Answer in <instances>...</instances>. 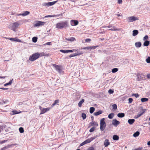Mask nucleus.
<instances>
[{"label":"nucleus","mask_w":150,"mask_h":150,"mask_svg":"<svg viewBox=\"0 0 150 150\" xmlns=\"http://www.w3.org/2000/svg\"><path fill=\"white\" fill-rule=\"evenodd\" d=\"M138 31L137 30H134L133 31L132 35L133 36H135L138 34Z\"/></svg>","instance_id":"nucleus-30"},{"label":"nucleus","mask_w":150,"mask_h":150,"mask_svg":"<svg viewBox=\"0 0 150 150\" xmlns=\"http://www.w3.org/2000/svg\"><path fill=\"white\" fill-rule=\"evenodd\" d=\"M38 55L39 57H42L44 56H49V54H47L44 52H42L41 53H38Z\"/></svg>","instance_id":"nucleus-13"},{"label":"nucleus","mask_w":150,"mask_h":150,"mask_svg":"<svg viewBox=\"0 0 150 150\" xmlns=\"http://www.w3.org/2000/svg\"><path fill=\"white\" fill-rule=\"evenodd\" d=\"M108 93L110 94H112L113 93L114 91L111 89H110L108 91Z\"/></svg>","instance_id":"nucleus-57"},{"label":"nucleus","mask_w":150,"mask_h":150,"mask_svg":"<svg viewBox=\"0 0 150 150\" xmlns=\"http://www.w3.org/2000/svg\"><path fill=\"white\" fill-rule=\"evenodd\" d=\"M20 132L21 133H23L24 132V130L23 128L22 127H20L19 129Z\"/></svg>","instance_id":"nucleus-39"},{"label":"nucleus","mask_w":150,"mask_h":150,"mask_svg":"<svg viewBox=\"0 0 150 150\" xmlns=\"http://www.w3.org/2000/svg\"><path fill=\"white\" fill-rule=\"evenodd\" d=\"M122 0H118L117 3L119 4H121L122 3Z\"/></svg>","instance_id":"nucleus-59"},{"label":"nucleus","mask_w":150,"mask_h":150,"mask_svg":"<svg viewBox=\"0 0 150 150\" xmlns=\"http://www.w3.org/2000/svg\"><path fill=\"white\" fill-rule=\"evenodd\" d=\"M81 49H85V50H91V48L90 47V46L89 47H81Z\"/></svg>","instance_id":"nucleus-37"},{"label":"nucleus","mask_w":150,"mask_h":150,"mask_svg":"<svg viewBox=\"0 0 150 150\" xmlns=\"http://www.w3.org/2000/svg\"><path fill=\"white\" fill-rule=\"evenodd\" d=\"M66 40L69 41L71 42L74 41V40H75L76 39L74 38L71 37L68 38H66Z\"/></svg>","instance_id":"nucleus-22"},{"label":"nucleus","mask_w":150,"mask_h":150,"mask_svg":"<svg viewBox=\"0 0 150 150\" xmlns=\"http://www.w3.org/2000/svg\"><path fill=\"white\" fill-rule=\"evenodd\" d=\"M83 54V53L82 52H80L79 53H75L72 54H71L69 55V57L70 58H71L72 57H75V56H77L81 55Z\"/></svg>","instance_id":"nucleus-14"},{"label":"nucleus","mask_w":150,"mask_h":150,"mask_svg":"<svg viewBox=\"0 0 150 150\" xmlns=\"http://www.w3.org/2000/svg\"><path fill=\"white\" fill-rule=\"evenodd\" d=\"M147 145L149 146H150V141L148 142H147Z\"/></svg>","instance_id":"nucleus-63"},{"label":"nucleus","mask_w":150,"mask_h":150,"mask_svg":"<svg viewBox=\"0 0 150 150\" xmlns=\"http://www.w3.org/2000/svg\"><path fill=\"white\" fill-rule=\"evenodd\" d=\"M7 140H4L1 141H0V144H2L3 143H5V142H7Z\"/></svg>","instance_id":"nucleus-55"},{"label":"nucleus","mask_w":150,"mask_h":150,"mask_svg":"<svg viewBox=\"0 0 150 150\" xmlns=\"http://www.w3.org/2000/svg\"><path fill=\"white\" fill-rule=\"evenodd\" d=\"M143 112L142 113H139L137 114V117H139L142 115L143 113H144L146 111V109H144L143 110Z\"/></svg>","instance_id":"nucleus-26"},{"label":"nucleus","mask_w":150,"mask_h":150,"mask_svg":"<svg viewBox=\"0 0 150 150\" xmlns=\"http://www.w3.org/2000/svg\"><path fill=\"white\" fill-rule=\"evenodd\" d=\"M125 115L124 113H119L117 115V116L119 117H123L125 116Z\"/></svg>","instance_id":"nucleus-32"},{"label":"nucleus","mask_w":150,"mask_h":150,"mask_svg":"<svg viewBox=\"0 0 150 150\" xmlns=\"http://www.w3.org/2000/svg\"><path fill=\"white\" fill-rule=\"evenodd\" d=\"M59 100L58 99L54 101V103L51 105V107H53L57 104L59 103Z\"/></svg>","instance_id":"nucleus-27"},{"label":"nucleus","mask_w":150,"mask_h":150,"mask_svg":"<svg viewBox=\"0 0 150 150\" xmlns=\"http://www.w3.org/2000/svg\"><path fill=\"white\" fill-rule=\"evenodd\" d=\"M146 76L148 79H149L150 78V74H147Z\"/></svg>","instance_id":"nucleus-60"},{"label":"nucleus","mask_w":150,"mask_h":150,"mask_svg":"<svg viewBox=\"0 0 150 150\" xmlns=\"http://www.w3.org/2000/svg\"><path fill=\"white\" fill-rule=\"evenodd\" d=\"M129 103H131L133 101V99L131 98H129L128 99Z\"/></svg>","instance_id":"nucleus-49"},{"label":"nucleus","mask_w":150,"mask_h":150,"mask_svg":"<svg viewBox=\"0 0 150 150\" xmlns=\"http://www.w3.org/2000/svg\"><path fill=\"white\" fill-rule=\"evenodd\" d=\"M134 122L135 120L134 119H129L128 120V122L130 125L132 124Z\"/></svg>","instance_id":"nucleus-24"},{"label":"nucleus","mask_w":150,"mask_h":150,"mask_svg":"<svg viewBox=\"0 0 150 150\" xmlns=\"http://www.w3.org/2000/svg\"><path fill=\"white\" fill-rule=\"evenodd\" d=\"M57 1H53L52 2L45 3L44 4V6H49L54 5Z\"/></svg>","instance_id":"nucleus-10"},{"label":"nucleus","mask_w":150,"mask_h":150,"mask_svg":"<svg viewBox=\"0 0 150 150\" xmlns=\"http://www.w3.org/2000/svg\"><path fill=\"white\" fill-rule=\"evenodd\" d=\"M12 112H13V114H18L19 113V112H18L17 111H16V110L13 111Z\"/></svg>","instance_id":"nucleus-53"},{"label":"nucleus","mask_w":150,"mask_h":150,"mask_svg":"<svg viewBox=\"0 0 150 150\" xmlns=\"http://www.w3.org/2000/svg\"><path fill=\"white\" fill-rule=\"evenodd\" d=\"M114 116V114L113 113H111L109 115L108 117L109 119H111L113 118Z\"/></svg>","instance_id":"nucleus-36"},{"label":"nucleus","mask_w":150,"mask_h":150,"mask_svg":"<svg viewBox=\"0 0 150 150\" xmlns=\"http://www.w3.org/2000/svg\"><path fill=\"white\" fill-rule=\"evenodd\" d=\"M37 38L36 37H34L32 38V41L34 42H35L37 41Z\"/></svg>","instance_id":"nucleus-41"},{"label":"nucleus","mask_w":150,"mask_h":150,"mask_svg":"<svg viewBox=\"0 0 150 150\" xmlns=\"http://www.w3.org/2000/svg\"><path fill=\"white\" fill-rule=\"evenodd\" d=\"M85 101L84 99H82L80 100L78 103V106L79 107H81L82 106V104Z\"/></svg>","instance_id":"nucleus-23"},{"label":"nucleus","mask_w":150,"mask_h":150,"mask_svg":"<svg viewBox=\"0 0 150 150\" xmlns=\"http://www.w3.org/2000/svg\"><path fill=\"white\" fill-rule=\"evenodd\" d=\"M9 40L11 41H16L17 42H21V40L19 39H17V38H10Z\"/></svg>","instance_id":"nucleus-20"},{"label":"nucleus","mask_w":150,"mask_h":150,"mask_svg":"<svg viewBox=\"0 0 150 150\" xmlns=\"http://www.w3.org/2000/svg\"><path fill=\"white\" fill-rule=\"evenodd\" d=\"M38 53H35L30 56L29 57V60L31 61H34L38 58Z\"/></svg>","instance_id":"nucleus-3"},{"label":"nucleus","mask_w":150,"mask_h":150,"mask_svg":"<svg viewBox=\"0 0 150 150\" xmlns=\"http://www.w3.org/2000/svg\"><path fill=\"white\" fill-rule=\"evenodd\" d=\"M30 13V12L28 11H26L22 13H20L18 15V16H25L28 15Z\"/></svg>","instance_id":"nucleus-19"},{"label":"nucleus","mask_w":150,"mask_h":150,"mask_svg":"<svg viewBox=\"0 0 150 150\" xmlns=\"http://www.w3.org/2000/svg\"><path fill=\"white\" fill-rule=\"evenodd\" d=\"M70 23L71 26H75L78 24L79 22L76 20H72L70 21Z\"/></svg>","instance_id":"nucleus-8"},{"label":"nucleus","mask_w":150,"mask_h":150,"mask_svg":"<svg viewBox=\"0 0 150 150\" xmlns=\"http://www.w3.org/2000/svg\"><path fill=\"white\" fill-rule=\"evenodd\" d=\"M137 80L138 81H140L142 80H144L145 79L144 75L142 74L138 73L137 75Z\"/></svg>","instance_id":"nucleus-6"},{"label":"nucleus","mask_w":150,"mask_h":150,"mask_svg":"<svg viewBox=\"0 0 150 150\" xmlns=\"http://www.w3.org/2000/svg\"><path fill=\"white\" fill-rule=\"evenodd\" d=\"M50 43H51L50 42H47V43L46 44H47V45H50Z\"/></svg>","instance_id":"nucleus-64"},{"label":"nucleus","mask_w":150,"mask_h":150,"mask_svg":"<svg viewBox=\"0 0 150 150\" xmlns=\"http://www.w3.org/2000/svg\"><path fill=\"white\" fill-rule=\"evenodd\" d=\"M0 89H2V90H7L8 89V88H0Z\"/></svg>","instance_id":"nucleus-61"},{"label":"nucleus","mask_w":150,"mask_h":150,"mask_svg":"<svg viewBox=\"0 0 150 150\" xmlns=\"http://www.w3.org/2000/svg\"><path fill=\"white\" fill-rule=\"evenodd\" d=\"M150 44V42L148 40H146L145 41L143 44L144 46H148Z\"/></svg>","instance_id":"nucleus-28"},{"label":"nucleus","mask_w":150,"mask_h":150,"mask_svg":"<svg viewBox=\"0 0 150 150\" xmlns=\"http://www.w3.org/2000/svg\"><path fill=\"white\" fill-rule=\"evenodd\" d=\"M90 124L92 126H98V123L95 121L92 122H91Z\"/></svg>","instance_id":"nucleus-29"},{"label":"nucleus","mask_w":150,"mask_h":150,"mask_svg":"<svg viewBox=\"0 0 150 150\" xmlns=\"http://www.w3.org/2000/svg\"><path fill=\"white\" fill-rule=\"evenodd\" d=\"M77 50H76L74 49L73 50H68V52H72L74 51H76Z\"/></svg>","instance_id":"nucleus-50"},{"label":"nucleus","mask_w":150,"mask_h":150,"mask_svg":"<svg viewBox=\"0 0 150 150\" xmlns=\"http://www.w3.org/2000/svg\"><path fill=\"white\" fill-rule=\"evenodd\" d=\"M68 26V21H62L57 23L56 25V28L62 29L63 28H66Z\"/></svg>","instance_id":"nucleus-1"},{"label":"nucleus","mask_w":150,"mask_h":150,"mask_svg":"<svg viewBox=\"0 0 150 150\" xmlns=\"http://www.w3.org/2000/svg\"><path fill=\"white\" fill-rule=\"evenodd\" d=\"M132 96H135L136 98H137L139 96V95L137 93H133L132 94Z\"/></svg>","instance_id":"nucleus-46"},{"label":"nucleus","mask_w":150,"mask_h":150,"mask_svg":"<svg viewBox=\"0 0 150 150\" xmlns=\"http://www.w3.org/2000/svg\"><path fill=\"white\" fill-rule=\"evenodd\" d=\"M54 67L55 68L56 70L58 72H60L62 71V69L59 66L54 64Z\"/></svg>","instance_id":"nucleus-18"},{"label":"nucleus","mask_w":150,"mask_h":150,"mask_svg":"<svg viewBox=\"0 0 150 150\" xmlns=\"http://www.w3.org/2000/svg\"><path fill=\"white\" fill-rule=\"evenodd\" d=\"M95 108L93 107H91L90 108V113H92L95 111Z\"/></svg>","instance_id":"nucleus-34"},{"label":"nucleus","mask_w":150,"mask_h":150,"mask_svg":"<svg viewBox=\"0 0 150 150\" xmlns=\"http://www.w3.org/2000/svg\"><path fill=\"white\" fill-rule=\"evenodd\" d=\"M95 127H93L90 129L89 130V132H93L94 131L95 129Z\"/></svg>","instance_id":"nucleus-47"},{"label":"nucleus","mask_w":150,"mask_h":150,"mask_svg":"<svg viewBox=\"0 0 150 150\" xmlns=\"http://www.w3.org/2000/svg\"><path fill=\"white\" fill-rule=\"evenodd\" d=\"M142 149L143 148L142 147H139L135 149L134 150H142Z\"/></svg>","instance_id":"nucleus-54"},{"label":"nucleus","mask_w":150,"mask_h":150,"mask_svg":"<svg viewBox=\"0 0 150 150\" xmlns=\"http://www.w3.org/2000/svg\"><path fill=\"white\" fill-rule=\"evenodd\" d=\"M148 35H145L143 38V40H145L148 39Z\"/></svg>","instance_id":"nucleus-48"},{"label":"nucleus","mask_w":150,"mask_h":150,"mask_svg":"<svg viewBox=\"0 0 150 150\" xmlns=\"http://www.w3.org/2000/svg\"><path fill=\"white\" fill-rule=\"evenodd\" d=\"M60 51L64 53H68V50H60Z\"/></svg>","instance_id":"nucleus-42"},{"label":"nucleus","mask_w":150,"mask_h":150,"mask_svg":"<svg viewBox=\"0 0 150 150\" xmlns=\"http://www.w3.org/2000/svg\"><path fill=\"white\" fill-rule=\"evenodd\" d=\"M86 144V143L85 141H84L82 143H81L80 144V146H83V145H84Z\"/></svg>","instance_id":"nucleus-52"},{"label":"nucleus","mask_w":150,"mask_h":150,"mask_svg":"<svg viewBox=\"0 0 150 150\" xmlns=\"http://www.w3.org/2000/svg\"><path fill=\"white\" fill-rule=\"evenodd\" d=\"M39 108L41 111L40 114H43L49 111L51 109L50 108L48 107L45 108H42L41 106L39 107Z\"/></svg>","instance_id":"nucleus-4"},{"label":"nucleus","mask_w":150,"mask_h":150,"mask_svg":"<svg viewBox=\"0 0 150 150\" xmlns=\"http://www.w3.org/2000/svg\"><path fill=\"white\" fill-rule=\"evenodd\" d=\"M110 144V143L109 142V140L108 139L105 140L104 142V145L105 147H107Z\"/></svg>","instance_id":"nucleus-15"},{"label":"nucleus","mask_w":150,"mask_h":150,"mask_svg":"<svg viewBox=\"0 0 150 150\" xmlns=\"http://www.w3.org/2000/svg\"><path fill=\"white\" fill-rule=\"evenodd\" d=\"M112 124L115 126L117 127L120 124V122L116 119H114L112 121Z\"/></svg>","instance_id":"nucleus-12"},{"label":"nucleus","mask_w":150,"mask_h":150,"mask_svg":"<svg viewBox=\"0 0 150 150\" xmlns=\"http://www.w3.org/2000/svg\"><path fill=\"white\" fill-rule=\"evenodd\" d=\"M19 25V24L17 22L13 23L11 27V29L14 31H15L16 29L18 28Z\"/></svg>","instance_id":"nucleus-5"},{"label":"nucleus","mask_w":150,"mask_h":150,"mask_svg":"<svg viewBox=\"0 0 150 150\" xmlns=\"http://www.w3.org/2000/svg\"><path fill=\"white\" fill-rule=\"evenodd\" d=\"M112 138L114 140H118L119 139V137L116 135H114L113 136Z\"/></svg>","instance_id":"nucleus-31"},{"label":"nucleus","mask_w":150,"mask_h":150,"mask_svg":"<svg viewBox=\"0 0 150 150\" xmlns=\"http://www.w3.org/2000/svg\"><path fill=\"white\" fill-rule=\"evenodd\" d=\"M93 139H92V138H91L90 139H88L85 141L86 142V144H87L90 143Z\"/></svg>","instance_id":"nucleus-38"},{"label":"nucleus","mask_w":150,"mask_h":150,"mask_svg":"<svg viewBox=\"0 0 150 150\" xmlns=\"http://www.w3.org/2000/svg\"><path fill=\"white\" fill-rule=\"evenodd\" d=\"M135 46L137 47H140L142 45V44L140 42H137L135 43Z\"/></svg>","instance_id":"nucleus-25"},{"label":"nucleus","mask_w":150,"mask_h":150,"mask_svg":"<svg viewBox=\"0 0 150 150\" xmlns=\"http://www.w3.org/2000/svg\"><path fill=\"white\" fill-rule=\"evenodd\" d=\"M106 126V123L105 121V118L102 119L100 120V129L101 131L104 129Z\"/></svg>","instance_id":"nucleus-2"},{"label":"nucleus","mask_w":150,"mask_h":150,"mask_svg":"<svg viewBox=\"0 0 150 150\" xmlns=\"http://www.w3.org/2000/svg\"><path fill=\"white\" fill-rule=\"evenodd\" d=\"M117 16L119 17V16H122V15H120V14H117Z\"/></svg>","instance_id":"nucleus-62"},{"label":"nucleus","mask_w":150,"mask_h":150,"mask_svg":"<svg viewBox=\"0 0 150 150\" xmlns=\"http://www.w3.org/2000/svg\"><path fill=\"white\" fill-rule=\"evenodd\" d=\"M128 22H132L137 20H138V18L134 16L129 17L127 18Z\"/></svg>","instance_id":"nucleus-7"},{"label":"nucleus","mask_w":150,"mask_h":150,"mask_svg":"<svg viewBox=\"0 0 150 150\" xmlns=\"http://www.w3.org/2000/svg\"><path fill=\"white\" fill-rule=\"evenodd\" d=\"M105 28H111L109 29V30L112 31H120V30L121 29H117L116 28L115 26H112V25H109L105 27Z\"/></svg>","instance_id":"nucleus-9"},{"label":"nucleus","mask_w":150,"mask_h":150,"mask_svg":"<svg viewBox=\"0 0 150 150\" xmlns=\"http://www.w3.org/2000/svg\"><path fill=\"white\" fill-rule=\"evenodd\" d=\"M91 40L90 39V38H87V39H86V40H85V42H90L91 41Z\"/></svg>","instance_id":"nucleus-58"},{"label":"nucleus","mask_w":150,"mask_h":150,"mask_svg":"<svg viewBox=\"0 0 150 150\" xmlns=\"http://www.w3.org/2000/svg\"><path fill=\"white\" fill-rule=\"evenodd\" d=\"M59 16H63V13H61L60 14L56 15H48L46 16L45 17L47 18V17H57Z\"/></svg>","instance_id":"nucleus-16"},{"label":"nucleus","mask_w":150,"mask_h":150,"mask_svg":"<svg viewBox=\"0 0 150 150\" xmlns=\"http://www.w3.org/2000/svg\"><path fill=\"white\" fill-rule=\"evenodd\" d=\"M98 46H90V47L91 48V50L92 49H96Z\"/></svg>","instance_id":"nucleus-56"},{"label":"nucleus","mask_w":150,"mask_h":150,"mask_svg":"<svg viewBox=\"0 0 150 150\" xmlns=\"http://www.w3.org/2000/svg\"><path fill=\"white\" fill-rule=\"evenodd\" d=\"M45 23L46 22H45L38 21L34 25V26L35 27L42 26L44 25Z\"/></svg>","instance_id":"nucleus-11"},{"label":"nucleus","mask_w":150,"mask_h":150,"mask_svg":"<svg viewBox=\"0 0 150 150\" xmlns=\"http://www.w3.org/2000/svg\"><path fill=\"white\" fill-rule=\"evenodd\" d=\"M82 117L83 119H85L86 118V114L84 113H82Z\"/></svg>","instance_id":"nucleus-45"},{"label":"nucleus","mask_w":150,"mask_h":150,"mask_svg":"<svg viewBox=\"0 0 150 150\" xmlns=\"http://www.w3.org/2000/svg\"><path fill=\"white\" fill-rule=\"evenodd\" d=\"M148 100V98H142L141 99L142 102H144L147 101Z\"/></svg>","instance_id":"nucleus-35"},{"label":"nucleus","mask_w":150,"mask_h":150,"mask_svg":"<svg viewBox=\"0 0 150 150\" xmlns=\"http://www.w3.org/2000/svg\"><path fill=\"white\" fill-rule=\"evenodd\" d=\"M14 144H12L11 145H8L6 146H5L3 148H2L1 149V150H5L11 147L12 146L14 145Z\"/></svg>","instance_id":"nucleus-17"},{"label":"nucleus","mask_w":150,"mask_h":150,"mask_svg":"<svg viewBox=\"0 0 150 150\" xmlns=\"http://www.w3.org/2000/svg\"><path fill=\"white\" fill-rule=\"evenodd\" d=\"M118 70V69L117 68H114L112 69V71L113 73H115L117 72Z\"/></svg>","instance_id":"nucleus-40"},{"label":"nucleus","mask_w":150,"mask_h":150,"mask_svg":"<svg viewBox=\"0 0 150 150\" xmlns=\"http://www.w3.org/2000/svg\"><path fill=\"white\" fill-rule=\"evenodd\" d=\"M146 61L148 63H150V57H148L146 59Z\"/></svg>","instance_id":"nucleus-51"},{"label":"nucleus","mask_w":150,"mask_h":150,"mask_svg":"<svg viewBox=\"0 0 150 150\" xmlns=\"http://www.w3.org/2000/svg\"><path fill=\"white\" fill-rule=\"evenodd\" d=\"M112 109L114 110H116L117 109V105L116 104H114L112 105Z\"/></svg>","instance_id":"nucleus-44"},{"label":"nucleus","mask_w":150,"mask_h":150,"mask_svg":"<svg viewBox=\"0 0 150 150\" xmlns=\"http://www.w3.org/2000/svg\"><path fill=\"white\" fill-rule=\"evenodd\" d=\"M12 81H10L9 82L6 83L4 84V86H6L8 85H11L12 83Z\"/></svg>","instance_id":"nucleus-43"},{"label":"nucleus","mask_w":150,"mask_h":150,"mask_svg":"<svg viewBox=\"0 0 150 150\" xmlns=\"http://www.w3.org/2000/svg\"><path fill=\"white\" fill-rule=\"evenodd\" d=\"M139 134L140 133L139 132L137 131L133 134V136L134 137H136L139 136Z\"/></svg>","instance_id":"nucleus-33"},{"label":"nucleus","mask_w":150,"mask_h":150,"mask_svg":"<svg viewBox=\"0 0 150 150\" xmlns=\"http://www.w3.org/2000/svg\"><path fill=\"white\" fill-rule=\"evenodd\" d=\"M102 113H103V111L101 110H100L96 112H94V115L97 116L100 114H101Z\"/></svg>","instance_id":"nucleus-21"}]
</instances>
